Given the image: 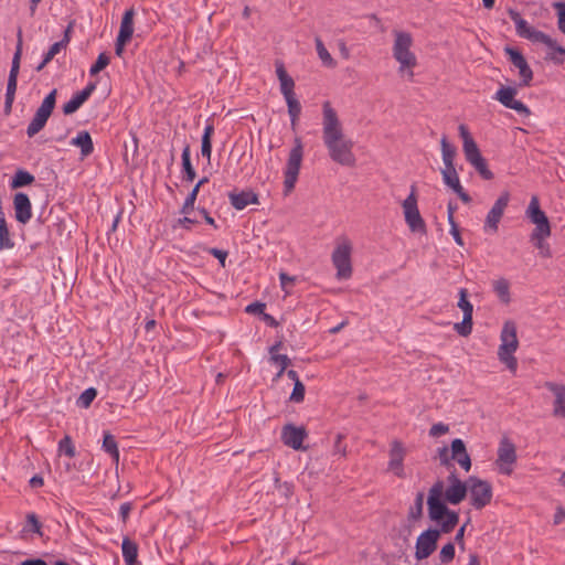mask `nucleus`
<instances>
[{
  "label": "nucleus",
  "instance_id": "nucleus-1",
  "mask_svg": "<svg viewBox=\"0 0 565 565\" xmlns=\"http://www.w3.org/2000/svg\"><path fill=\"white\" fill-rule=\"evenodd\" d=\"M444 494V482L437 480L428 491L427 510L430 521L439 525L445 534L451 533L459 523L458 512L447 507Z\"/></svg>",
  "mask_w": 565,
  "mask_h": 565
},
{
  "label": "nucleus",
  "instance_id": "nucleus-2",
  "mask_svg": "<svg viewBox=\"0 0 565 565\" xmlns=\"http://www.w3.org/2000/svg\"><path fill=\"white\" fill-rule=\"evenodd\" d=\"M394 44H393V56L399 63L398 71L402 73L408 70V76L413 77V68L417 65V58L411 51L413 45V38L411 33L404 31H393Z\"/></svg>",
  "mask_w": 565,
  "mask_h": 565
},
{
  "label": "nucleus",
  "instance_id": "nucleus-3",
  "mask_svg": "<svg viewBox=\"0 0 565 565\" xmlns=\"http://www.w3.org/2000/svg\"><path fill=\"white\" fill-rule=\"evenodd\" d=\"M500 339L501 344L498 350L499 360L514 373L518 367V361L513 353L519 347V341L516 337V327L513 322L508 321L504 323Z\"/></svg>",
  "mask_w": 565,
  "mask_h": 565
},
{
  "label": "nucleus",
  "instance_id": "nucleus-4",
  "mask_svg": "<svg viewBox=\"0 0 565 565\" xmlns=\"http://www.w3.org/2000/svg\"><path fill=\"white\" fill-rule=\"evenodd\" d=\"M323 143L334 162L344 167H353L355 164V156L352 151L353 141L344 135L323 139Z\"/></svg>",
  "mask_w": 565,
  "mask_h": 565
},
{
  "label": "nucleus",
  "instance_id": "nucleus-5",
  "mask_svg": "<svg viewBox=\"0 0 565 565\" xmlns=\"http://www.w3.org/2000/svg\"><path fill=\"white\" fill-rule=\"evenodd\" d=\"M303 158V146L300 138L295 139V146L289 152L287 164L284 171V192L288 195L296 185L298 180L301 162Z\"/></svg>",
  "mask_w": 565,
  "mask_h": 565
},
{
  "label": "nucleus",
  "instance_id": "nucleus-6",
  "mask_svg": "<svg viewBox=\"0 0 565 565\" xmlns=\"http://www.w3.org/2000/svg\"><path fill=\"white\" fill-rule=\"evenodd\" d=\"M351 253L350 239L341 237L332 253V264L337 268L338 279H349L352 276Z\"/></svg>",
  "mask_w": 565,
  "mask_h": 565
},
{
  "label": "nucleus",
  "instance_id": "nucleus-7",
  "mask_svg": "<svg viewBox=\"0 0 565 565\" xmlns=\"http://www.w3.org/2000/svg\"><path fill=\"white\" fill-rule=\"evenodd\" d=\"M57 89L50 92L42 100L40 107L36 109L32 120L26 128V135L29 138L34 137L39 134L46 125L50 116L52 115L56 105Z\"/></svg>",
  "mask_w": 565,
  "mask_h": 565
},
{
  "label": "nucleus",
  "instance_id": "nucleus-8",
  "mask_svg": "<svg viewBox=\"0 0 565 565\" xmlns=\"http://www.w3.org/2000/svg\"><path fill=\"white\" fill-rule=\"evenodd\" d=\"M468 492L470 495V504L477 510L487 507L493 497L491 483L473 476L468 478Z\"/></svg>",
  "mask_w": 565,
  "mask_h": 565
},
{
  "label": "nucleus",
  "instance_id": "nucleus-9",
  "mask_svg": "<svg viewBox=\"0 0 565 565\" xmlns=\"http://www.w3.org/2000/svg\"><path fill=\"white\" fill-rule=\"evenodd\" d=\"M402 206L409 230L415 233H426V224L417 206L416 186L414 184L411 186V193L403 201Z\"/></svg>",
  "mask_w": 565,
  "mask_h": 565
},
{
  "label": "nucleus",
  "instance_id": "nucleus-10",
  "mask_svg": "<svg viewBox=\"0 0 565 565\" xmlns=\"http://www.w3.org/2000/svg\"><path fill=\"white\" fill-rule=\"evenodd\" d=\"M508 14L510 19L514 22L515 32L520 38L526 39L533 43H551L550 35L531 26L516 10L510 8L508 10Z\"/></svg>",
  "mask_w": 565,
  "mask_h": 565
},
{
  "label": "nucleus",
  "instance_id": "nucleus-11",
  "mask_svg": "<svg viewBox=\"0 0 565 565\" xmlns=\"http://www.w3.org/2000/svg\"><path fill=\"white\" fill-rule=\"evenodd\" d=\"M441 534H445L444 531L437 527H429L420 533L416 540L415 558L417 561L428 558L436 551Z\"/></svg>",
  "mask_w": 565,
  "mask_h": 565
},
{
  "label": "nucleus",
  "instance_id": "nucleus-12",
  "mask_svg": "<svg viewBox=\"0 0 565 565\" xmlns=\"http://www.w3.org/2000/svg\"><path fill=\"white\" fill-rule=\"evenodd\" d=\"M516 461V450L514 444L507 437L502 438L498 448V458L495 465L500 473L511 475L513 465Z\"/></svg>",
  "mask_w": 565,
  "mask_h": 565
},
{
  "label": "nucleus",
  "instance_id": "nucleus-13",
  "mask_svg": "<svg viewBox=\"0 0 565 565\" xmlns=\"http://www.w3.org/2000/svg\"><path fill=\"white\" fill-rule=\"evenodd\" d=\"M527 218L535 225L532 233L535 235H551V225L550 221L544 211L540 207V202L537 196H532L530 204L526 209Z\"/></svg>",
  "mask_w": 565,
  "mask_h": 565
},
{
  "label": "nucleus",
  "instance_id": "nucleus-14",
  "mask_svg": "<svg viewBox=\"0 0 565 565\" xmlns=\"http://www.w3.org/2000/svg\"><path fill=\"white\" fill-rule=\"evenodd\" d=\"M341 135L344 134L338 114L331 107L330 102H324L322 105V139Z\"/></svg>",
  "mask_w": 565,
  "mask_h": 565
},
{
  "label": "nucleus",
  "instance_id": "nucleus-15",
  "mask_svg": "<svg viewBox=\"0 0 565 565\" xmlns=\"http://www.w3.org/2000/svg\"><path fill=\"white\" fill-rule=\"evenodd\" d=\"M516 93L518 92L514 87H501L495 93V99L499 100L504 107L513 109L520 115L530 116L531 111L529 107L521 100H516L514 98Z\"/></svg>",
  "mask_w": 565,
  "mask_h": 565
},
{
  "label": "nucleus",
  "instance_id": "nucleus-16",
  "mask_svg": "<svg viewBox=\"0 0 565 565\" xmlns=\"http://www.w3.org/2000/svg\"><path fill=\"white\" fill-rule=\"evenodd\" d=\"M22 56V32H18V42L15 52L12 57L11 70L8 77L6 96L14 97L18 86V76L20 71V63Z\"/></svg>",
  "mask_w": 565,
  "mask_h": 565
},
{
  "label": "nucleus",
  "instance_id": "nucleus-17",
  "mask_svg": "<svg viewBox=\"0 0 565 565\" xmlns=\"http://www.w3.org/2000/svg\"><path fill=\"white\" fill-rule=\"evenodd\" d=\"M504 52L509 55L510 62L519 70V74L522 79L521 85L530 86V83L533 79V71L529 66L523 54L511 46H505Z\"/></svg>",
  "mask_w": 565,
  "mask_h": 565
},
{
  "label": "nucleus",
  "instance_id": "nucleus-18",
  "mask_svg": "<svg viewBox=\"0 0 565 565\" xmlns=\"http://www.w3.org/2000/svg\"><path fill=\"white\" fill-rule=\"evenodd\" d=\"M307 437V431L303 427H296L292 424H287L282 427L281 430V440L282 443L295 449H302V441Z\"/></svg>",
  "mask_w": 565,
  "mask_h": 565
},
{
  "label": "nucleus",
  "instance_id": "nucleus-19",
  "mask_svg": "<svg viewBox=\"0 0 565 565\" xmlns=\"http://www.w3.org/2000/svg\"><path fill=\"white\" fill-rule=\"evenodd\" d=\"M13 209L15 220L19 223L26 224L32 218V204L25 193L18 192L14 194Z\"/></svg>",
  "mask_w": 565,
  "mask_h": 565
},
{
  "label": "nucleus",
  "instance_id": "nucleus-20",
  "mask_svg": "<svg viewBox=\"0 0 565 565\" xmlns=\"http://www.w3.org/2000/svg\"><path fill=\"white\" fill-rule=\"evenodd\" d=\"M405 448L398 440H394L391 445L388 469L392 470L397 477L404 478L403 461L405 457Z\"/></svg>",
  "mask_w": 565,
  "mask_h": 565
},
{
  "label": "nucleus",
  "instance_id": "nucleus-21",
  "mask_svg": "<svg viewBox=\"0 0 565 565\" xmlns=\"http://www.w3.org/2000/svg\"><path fill=\"white\" fill-rule=\"evenodd\" d=\"M96 89L95 83H89L83 90L77 92L73 97L63 105L64 115H72L77 111L81 106L90 97Z\"/></svg>",
  "mask_w": 565,
  "mask_h": 565
},
{
  "label": "nucleus",
  "instance_id": "nucleus-22",
  "mask_svg": "<svg viewBox=\"0 0 565 565\" xmlns=\"http://www.w3.org/2000/svg\"><path fill=\"white\" fill-rule=\"evenodd\" d=\"M451 459L457 461L458 465L465 470L471 469V459L467 452L466 445L462 439L456 438L451 441Z\"/></svg>",
  "mask_w": 565,
  "mask_h": 565
},
{
  "label": "nucleus",
  "instance_id": "nucleus-23",
  "mask_svg": "<svg viewBox=\"0 0 565 565\" xmlns=\"http://www.w3.org/2000/svg\"><path fill=\"white\" fill-rule=\"evenodd\" d=\"M545 387L555 396L553 414L565 418V385L546 382Z\"/></svg>",
  "mask_w": 565,
  "mask_h": 565
},
{
  "label": "nucleus",
  "instance_id": "nucleus-24",
  "mask_svg": "<svg viewBox=\"0 0 565 565\" xmlns=\"http://www.w3.org/2000/svg\"><path fill=\"white\" fill-rule=\"evenodd\" d=\"M228 200L235 210H244L248 204H258V195L252 190L241 191L239 193L230 192Z\"/></svg>",
  "mask_w": 565,
  "mask_h": 565
},
{
  "label": "nucleus",
  "instance_id": "nucleus-25",
  "mask_svg": "<svg viewBox=\"0 0 565 565\" xmlns=\"http://www.w3.org/2000/svg\"><path fill=\"white\" fill-rule=\"evenodd\" d=\"M468 493V482L462 484H454L448 486L447 489L444 488V494L445 501L448 503L456 505L459 504L461 501L465 500Z\"/></svg>",
  "mask_w": 565,
  "mask_h": 565
},
{
  "label": "nucleus",
  "instance_id": "nucleus-26",
  "mask_svg": "<svg viewBox=\"0 0 565 565\" xmlns=\"http://www.w3.org/2000/svg\"><path fill=\"white\" fill-rule=\"evenodd\" d=\"M71 145L81 148L82 157H88L94 151V143L88 131L83 130L71 140Z\"/></svg>",
  "mask_w": 565,
  "mask_h": 565
},
{
  "label": "nucleus",
  "instance_id": "nucleus-27",
  "mask_svg": "<svg viewBox=\"0 0 565 565\" xmlns=\"http://www.w3.org/2000/svg\"><path fill=\"white\" fill-rule=\"evenodd\" d=\"M190 156H191L190 154V146L186 145L183 148L182 154H181L183 180L186 182H192L196 177V172L191 163Z\"/></svg>",
  "mask_w": 565,
  "mask_h": 565
},
{
  "label": "nucleus",
  "instance_id": "nucleus-28",
  "mask_svg": "<svg viewBox=\"0 0 565 565\" xmlns=\"http://www.w3.org/2000/svg\"><path fill=\"white\" fill-rule=\"evenodd\" d=\"M122 557L127 565H136L138 556V546L130 539L125 537L121 544Z\"/></svg>",
  "mask_w": 565,
  "mask_h": 565
},
{
  "label": "nucleus",
  "instance_id": "nucleus-29",
  "mask_svg": "<svg viewBox=\"0 0 565 565\" xmlns=\"http://www.w3.org/2000/svg\"><path fill=\"white\" fill-rule=\"evenodd\" d=\"M134 17H135L134 8L126 10V12L124 13L122 19H121L118 36L131 39L132 33H134Z\"/></svg>",
  "mask_w": 565,
  "mask_h": 565
},
{
  "label": "nucleus",
  "instance_id": "nucleus-30",
  "mask_svg": "<svg viewBox=\"0 0 565 565\" xmlns=\"http://www.w3.org/2000/svg\"><path fill=\"white\" fill-rule=\"evenodd\" d=\"M425 494L423 491H418L415 495L414 504L409 507L407 519L409 522L419 521L423 518Z\"/></svg>",
  "mask_w": 565,
  "mask_h": 565
},
{
  "label": "nucleus",
  "instance_id": "nucleus-31",
  "mask_svg": "<svg viewBox=\"0 0 565 565\" xmlns=\"http://www.w3.org/2000/svg\"><path fill=\"white\" fill-rule=\"evenodd\" d=\"M440 145H441L443 161L445 164L444 169H456L455 164H454V159L456 157V148L448 142L446 137L441 138Z\"/></svg>",
  "mask_w": 565,
  "mask_h": 565
},
{
  "label": "nucleus",
  "instance_id": "nucleus-32",
  "mask_svg": "<svg viewBox=\"0 0 565 565\" xmlns=\"http://www.w3.org/2000/svg\"><path fill=\"white\" fill-rule=\"evenodd\" d=\"M34 175L31 174L29 171L19 169L17 170L10 182V188L15 190L25 185H30L31 183L34 182Z\"/></svg>",
  "mask_w": 565,
  "mask_h": 565
},
{
  "label": "nucleus",
  "instance_id": "nucleus-33",
  "mask_svg": "<svg viewBox=\"0 0 565 565\" xmlns=\"http://www.w3.org/2000/svg\"><path fill=\"white\" fill-rule=\"evenodd\" d=\"M551 52L547 54L546 60L552 61L556 65H562L565 62V47L557 44L555 40L551 38V43L545 44Z\"/></svg>",
  "mask_w": 565,
  "mask_h": 565
},
{
  "label": "nucleus",
  "instance_id": "nucleus-34",
  "mask_svg": "<svg viewBox=\"0 0 565 565\" xmlns=\"http://www.w3.org/2000/svg\"><path fill=\"white\" fill-rule=\"evenodd\" d=\"M103 449L110 455V457L113 458V460L118 463L119 461V450H118V445H117V441L115 439V437L109 433V431H105L104 433V438H103Z\"/></svg>",
  "mask_w": 565,
  "mask_h": 565
},
{
  "label": "nucleus",
  "instance_id": "nucleus-35",
  "mask_svg": "<svg viewBox=\"0 0 565 565\" xmlns=\"http://www.w3.org/2000/svg\"><path fill=\"white\" fill-rule=\"evenodd\" d=\"M290 116L291 127L295 128L301 113V105L296 96L285 98Z\"/></svg>",
  "mask_w": 565,
  "mask_h": 565
},
{
  "label": "nucleus",
  "instance_id": "nucleus-36",
  "mask_svg": "<svg viewBox=\"0 0 565 565\" xmlns=\"http://www.w3.org/2000/svg\"><path fill=\"white\" fill-rule=\"evenodd\" d=\"M551 235H535V233H531L530 241L533 245L539 249L540 255L543 257H551V248L550 245L545 242L547 237Z\"/></svg>",
  "mask_w": 565,
  "mask_h": 565
},
{
  "label": "nucleus",
  "instance_id": "nucleus-37",
  "mask_svg": "<svg viewBox=\"0 0 565 565\" xmlns=\"http://www.w3.org/2000/svg\"><path fill=\"white\" fill-rule=\"evenodd\" d=\"M316 49H317L318 56L321 60V62L323 63V65H326L328 67H335V65H337L335 61L333 60L331 54L328 52V50L326 49V46L320 38H316Z\"/></svg>",
  "mask_w": 565,
  "mask_h": 565
},
{
  "label": "nucleus",
  "instance_id": "nucleus-38",
  "mask_svg": "<svg viewBox=\"0 0 565 565\" xmlns=\"http://www.w3.org/2000/svg\"><path fill=\"white\" fill-rule=\"evenodd\" d=\"M493 290L503 302L510 301V286L507 279L500 278L493 282Z\"/></svg>",
  "mask_w": 565,
  "mask_h": 565
},
{
  "label": "nucleus",
  "instance_id": "nucleus-39",
  "mask_svg": "<svg viewBox=\"0 0 565 565\" xmlns=\"http://www.w3.org/2000/svg\"><path fill=\"white\" fill-rule=\"evenodd\" d=\"M97 396V390L94 387L86 388L77 398L76 405L82 408H88Z\"/></svg>",
  "mask_w": 565,
  "mask_h": 565
},
{
  "label": "nucleus",
  "instance_id": "nucleus-40",
  "mask_svg": "<svg viewBox=\"0 0 565 565\" xmlns=\"http://www.w3.org/2000/svg\"><path fill=\"white\" fill-rule=\"evenodd\" d=\"M470 164L476 169V171L480 174V177L482 179H484V180L493 179L494 175L491 172V170L488 168L487 161L483 157L475 160Z\"/></svg>",
  "mask_w": 565,
  "mask_h": 565
},
{
  "label": "nucleus",
  "instance_id": "nucleus-41",
  "mask_svg": "<svg viewBox=\"0 0 565 565\" xmlns=\"http://www.w3.org/2000/svg\"><path fill=\"white\" fill-rule=\"evenodd\" d=\"M454 329L461 337H468L472 331V315H463L459 323H455Z\"/></svg>",
  "mask_w": 565,
  "mask_h": 565
},
{
  "label": "nucleus",
  "instance_id": "nucleus-42",
  "mask_svg": "<svg viewBox=\"0 0 565 565\" xmlns=\"http://www.w3.org/2000/svg\"><path fill=\"white\" fill-rule=\"evenodd\" d=\"M463 153H465V157H466V160L471 163L473 162L475 160L481 158V152L476 143V141L473 142H466V145H463Z\"/></svg>",
  "mask_w": 565,
  "mask_h": 565
},
{
  "label": "nucleus",
  "instance_id": "nucleus-43",
  "mask_svg": "<svg viewBox=\"0 0 565 565\" xmlns=\"http://www.w3.org/2000/svg\"><path fill=\"white\" fill-rule=\"evenodd\" d=\"M198 194H199L198 186H194L192 189V191L188 194V196L180 210L181 214L188 215L191 211L194 210V204H195Z\"/></svg>",
  "mask_w": 565,
  "mask_h": 565
},
{
  "label": "nucleus",
  "instance_id": "nucleus-44",
  "mask_svg": "<svg viewBox=\"0 0 565 565\" xmlns=\"http://www.w3.org/2000/svg\"><path fill=\"white\" fill-rule=\"evenodd\" d=\"M458 307L463 311V315H472L473 306L468 300V291L465 288L459 290V301Z\"/></svg>",
  "mask_w": 565,
  "mask_h": 565
},
{
  "label": "nucleus",
  "instance_id": "nucleus-45",
  "mask_svg": "<svg viewBox=\"0 0 565 565\" xmlns=\"http://www.w3.org/2000/svg\"><path fill=\"white\" fill-rule=\"evenodd\" d=\"M455 558V545L449 542L444 545L439 552V559L441 564H449Z\"/></svg>",
  "mask_w": 565,
  "mask_h": 565
},
{
  "label": "nucleus",
  "instance_id": "nucleus-46",
  "mask_svg": "<svg viewBox=\"0 0 565 565\" xmlns=\"http://www.w3.org/2000/svg\"><path fill=\"white\" fill-rule=\"evenodd\" d=\"M306 387L301 381H296L294 390L289 396V401L292 403H301L305 399Z\"/></svg>",
  "mask_w": 565,
  "mask_h": 565
},
{
  "label": "nucleus",
  "instance_id": "nucleus-47",
  "mask_svg": "<svg viewBox=\"0 0 565 565\" xmlns=\"http://www.w3.org/2000/svg\"><path fill=\"white\" fill-rule=\"evenodd\" d=\"M109 56L106 53H100L96 60V62L92 65L89 70V74L92 76L97 75L100 71H103L109 64Z\"/></svg>",
  "mask_w": 565,
  "mask_h": 565
},
{
  "label": "nucleus",
  "instance_id": "nucleus-48",
  "mask_svg": "<svg viewBox=\"0 0 565 565\" xmlns=\"http://www.w3.org/2000/svg\"><path fill=\"white\" fill-rule=\"evenodd\" d=\"M502 215H503L502 213L497 212L493 209H491L488 212V215L486 217V225H484V227L486 228H490L493 232H497L498 231V225H499V222H500Z\"/></svg>",
  "mask_w": 565,
  "mask_h": 565
},
{
  "label": "nucleus",
  "instance_id": "nucleus-49",
  "mask_svg": "<svg viewBox=\"0 0 565 565\" xmlns=\"http://www.w3.org/2000/svg\"><path fill=\"white\" fill-rule=\"evenodd\" d=\"M441 175L444 183L449 188L456 185V183L460 181L456 169H443Z\"/></svg>",
  "mask_w": 565,
  "mask_h": 565
},
{
  "label": "nucleus",
  "instance_id": "nucleus-50",
  "mask_svg": "<svg viewBox=\"0 0 565 565\" xmlns=\"http://www.w3.org/2000/svg\"><path fill=\"white\" fill-rule=\"evenodd\" d=\"M58 449L70 458H73L75 456V447L73 445L71 437L67 435L60 440Z\"/></svg>",
  "mask_w": 565,
  "mask_h": 565
},
{
  "label": "nucleus",
  "instance_id": "nucleus-51",
  "mask_svg": "<svg viewBox=\"0 0 565 565\" xmlns=\"http://www.w3.org/2000/svg\"><path fill=\"white\" fill-rule=\"evenodd\" d=\"M280 82V92L285 98L296 96L294 93L295 82L291 77L285 78Z\"/></svg>",
  "mask_w": 565,
  "mask_h": 565
},
{
  "label": "nucleus",
  "instance_id": "nucleus-52",
  "mask_svg": "<svg viewBox=\"0 0 565 565\" xmlns=\"http://www.w3.org/2000/svg\"><path fill=\"white\" fill-rule=\"evenodd\" d=\"M509 201H510V194L509 192H503L499 198L498 200L494 202L493 206L491 209H493L494 211L497 212H500V213H504V210L505 207L508 206L509 204Z\"/></svg>",
  "mask_w": 565,
  "mask_h": 565
},
{
  "label": "nucleus",
  "instance_id": "nucleus-53",
  "mask_svg": "<svg viewBox=\"0 0 565 565\" xmlns=\"http://www.w3.org/2000/svg\"><path fill=\"white\" fill-rule=\"evenodd\" d=\"M554 8L557 11L558 29L565 34V2H556V3H554Z\"/></svg>",
  "mask_w": 565,
  "mask_h": 565
},
{
  "label": "nucleus",
  "instance_id": "nucleus-54",
  "mask_svg": "<svg viewBox=\"0 0 565 565\" xmlns=\"http://www.w3.org/2000/svg\"><path fill=\"white\" fill-rule=\"evenodd\" d=\"M269 360L271 363L277 364L282 370H287L291 363L290 359L286 354H273Z\"/></svg>",
  "mask_w": 565,
  "mask_h": 565
},
{
  "label": "nucleus",
  "instance_id": "nucleus-55",
  "mask_svg": "<svg viewBox=\"0 0 565 565\" xmlns=\"http://www.w3.org/2000/svg\"><path fill=\"white\" fill-rule=\"evenodd\" d=\"M279 280H280V286H281V289L286 292V294H289V289L288 287L289 286H292L295 280H296V277L294 276H289L288 274L281 271L279 274Z\"/></svg>",
  "mask_w": 565,
  "mask_h": 565
},
{
  "label": "nucleus",
  "instance_id": "nucleus-56",
  "mask_svg": "<svg viewBox=\"0 0 565 565\" xmlns=\"http://www.w3.org/2000/svg\"><path fill=\"white\" fill-rule=\"evenodd\" d=\"M449 430V427L444 424V423H437V424H434L430 429H429V435L431 437H439L441 435H445L446 433H448Z\"/></svg>",
  "mask_w": 565,
  "mask_h": 565
},
{
  "label": "nucleus",
  "instance_id": "nucleus-57",
  "mask_svg": "<svg viewBox=\"0 0 565 565\" xmlns=\"http://www.w3.org/2000/svg\"><path fill=\"white\" fill-rule=\"evenodd\" d=\"M64 49L62 43L55 42L51 45L49 51L44 54L43 58H45V62H51L55 55H57L61 50Z\"/></svg>",
  "mask_w": 565,
  "mask_h": 565
},
{
  "label": "nucleus",
  "instance_id": "nucleus-58",
  "mask_svg": "<svg viewBox=\"0 0 565 565\" xmlns=\"http://www.w3.org/2000/svg\"><path fill=\"white\" fill-rule=\"evenodd\" d=\"M209 253L218 259L222 267H225V262L228 255L226 250L212 247L209 249Z\"/></svg>",
  "mask_w": 565,
  "mask_h": 565
},
{
  "label": "nucleus",
  "instance_id": "nucleus-59",
  "mask_svg": "<svg viewBox=\"0 0 565 565\" xmlns=\"http://www.w3.org/2000/svg\"><path fill=\"white\" fill-rule=\"evenodd\" d=\"M28 523L31 525V530L34 533L41 534V523L38 516L34 513H29L26 515Z\"/></svg>",
  "mask_w": 565,
  "mask_h": 565
},
{
  "label": "nucleus",
  "instance_id": "nucleus-60",
  "mask_svg": "<svg viewBox=\"0 0 565 565\" xmlns=\"http://www.w3.org/2000/svg\"><path fill=\"white\" fill-rule=\"evenodd\" d=\"M201 154L210 162L212 154V140L202 139Z\"/></svg>",
  "mask_w": 565,
  "mask_h": 565
},
{
  "label": "nucleus",
  "instance_id": "nucleus-61",
  "mask_svg": "<svg viewBox=\"0 0 565 565\" xmlns=\"http://www.w3.org/2000/svg\"><path fill=\"white\" fill-rule=\"evenodd\" d=\"M266 308V305L264 302L255 301L249 303L246 307V312L248 313H264V310Z\"/></svg>",
  "mask_w": 565,
  "mask_h": 565
},
{
  "label": "nucleus",
  "instance_id": "nucleus-62",
  "mask_svg": "<svg viewBox=\"0 0 565 565\" xmlns=\"http://www.w3.org/2000/svg\"><path fill=\"white\" fill-rule=\"evenodd\" d=\"M438 457L440 459V463L445 467H449L450 466V459H451V456L449 457V451H448V448L447 447H441V448H438Z\"/></svg>",
  "mask_w": 565,
  "mask_h": 565
},
{
  "label": "nucleus",
  "instance_id": "nucleus-63",
  "mask_svg": "<svg viewBox=\"0 0 565 565\" xmlns=\"http://www.w3.org/2000/svg\"><path fill=\"white\" fill-rule=\"evenodd\" d=\"M449 225H450V234L452 235L455 242L459 246H463V241H462L458 224L456 222H452V223H449Z\"/></svg>",
  "mask_w": 565,
  "mask_h": 565
},
{
  "label": "nucleus",
  "instance_id": "nucleus-64",
  "mask_svg": "<svg viewBox=\"0 0 565 565\" xmlns=\"http://www.w3.org/2000/svg\"><path fill=\"white\" fill-rule=\"evenodd\" d=\"M130 41V39H126L122 36H118L115 43V53L117 56H121L124 53L125 45Z\"/></svg>",
  "mask_w": 565,
  "mask_h": 565
}]
</instances>
